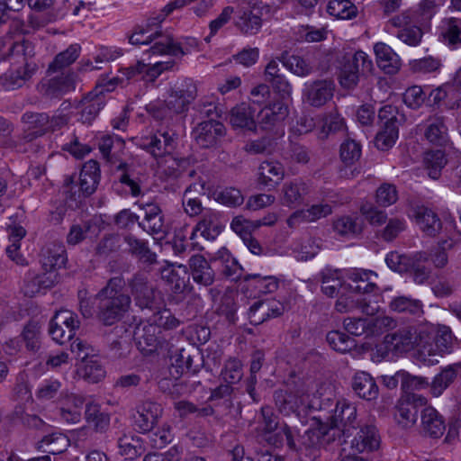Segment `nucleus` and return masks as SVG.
Here are the masks:
<instances>
[{
  "instance_id": "nucleus-64",
  "label": "nucleus",
  "mask_w": 461,
  "mask_h": 461,
  "mask_svg": "<svg viewBox=\"0 0 461 461\" xmlns=\"http://www.w3.org/2000/svg\"><path fill=\"white\" fill-rule=\"evenodd\" d=\"M118 448L119 454L128 459L135 458L143 451L140 438L127 435L118 439Z\"/></svg>"
},
{
  "instance_id": "nucleus-36",
  "label": "nucleus",
  "mask_w": 461,
  "mask_h": 461,
  "mask_svg": "<svg viewBox=\"0 0 461 461\" xmlns=\"http://www.w3.org/2000/svg\"><path fill=\"white\" fill-rule=\"evenodd\" d=\"M421 426L425 433L432 438H440L446 429L445 420L432 406H427L421 412Z\"/></svg>"
},
{
  "instance_id": "nucleus-21",
  "label": "nucleus",
  "mask_w": 461,
  "mask_h": 461,
  "mask_svg": "<svg viewBox=\"0 0 461 461\" xmlns=\"http://www.w3.org/2000/svg\"><path fill=\"white\" fill-rule=\"evenodd\" d=\"M58 279L57 271L51 269L41 274L30 270L25 276L23 291L25 295L32 297L52 287Z\"/></svg>"
},
{
  "instance_id": "nucleus-51",
  "label": "nucleus",
  "mask_w": 461,
  "mask_h": 461,
  "mask_svg": "<svg viewBox=\"0 0 461 461\" xmlns=\"http://www.w3.org/2000/svg\"><path fill=\"white\" fill-rule=\"evenodd\" d=\"M26 235V230L22 226H13L9 229V240L11 244L6 248L7 256L17 265L24 266L26 259L19 253L20 240Z\"/></svg>"
},
{
  "instance_id": "nucleus-49",
  "label": "nucleus",
  "mask_w": 461,
  "mask_h": 461,
  "mask_svg": "<svg viewBox=\"0 0 461 461\" xmlns=\"http://www.w3.org/2000/svg\"><path fill=\"white\" fill-rule=\"evenodd\" d=\"M364 301L365 299L361 300L359 298V294L351 290L349 294H340L336 303V309L340 312H344L356 307H359L363 312H366L367 315H373L375 312L376 308L368 305Z\"/></svg>"
},
{
  "instance_id": "nucleus-18",
  "label": "nucleus",
  "mask_w": 461,
  "mask_h": 461,
  "mask_svg": "<svg viewBox=\"0 0 461 461\" xmlns=\"http://www.w3.org/2000/svg\"><path fill=\"white\" fill-rule=\"evenodd\" d=\"M196 95V87L191 79L176 82L167 100V107L176 113L184 112Z\"/></svg>"
},
{
  "instance_id": "nucleus-7",
  "label": "nucleus",
  "mask_w": 461,
  "mask_h": 461,
  "mask_svg": "<svg viewBox=\"0 0 461 461\" xmlns=\"http://www.w3.org/2000/svg\"><path fill=\"white\" fill-rule=\"evenodd\" d=\"M271 6L262 1L257 0L248 7L242 8L238 13L235 19V25L245 35H255L262 28L264 17L270 15Z\"/></svg>"
},
{
  "instance_id": "nucleus-2",
  "label": "nucleus",
  "mask_w": 461,
  "mask_h": 461,
  "mask_svg": "<svg viewBox=\"0 0 461 461\" xmlns=\"http://www.w3.org/2000/svg\"><path fill=\"white\" fill-rule=\"evenodd\" d=\"M315 382L310 377L292 376L286 383V389L277 390L274 393L277 410L287 416L307 409H316L318 392Z\"/></svg>"
},
{
  "instance_id": "nucleus-57",
  "label": "nucleus",
  "mask_w": 461,
  "mask_h": 461,
  "mask_svg": "<svg viewBox=\"0 0 461 461\" xmlns=\"http://www.w3.org/2000/svg\"><path fill=\"white\" fill-rule=\"evenodd\" d=\"M125 242L129 247L130 252L136 256L140 260L152 264L156 261V254L151 252L147 242L139 240L133 236H126Z\"/></svg>"
},
{
  "instance_id": "nucleus-17",
  "label": "nucleus",
  "mask_w": 461,
  "mask_h": 461,
  "mask_svg": "<svg viewBox=\"0 0 461 461\" xmlns=\"http://www.w3.org/2000/svg\"><path fill=\"white\" fill-rule=\"evenodd\" d=\"M136 304L141 309H153L158 294L148 281L144 274H136L129 283Z\"/></svg>"
},
{
  "instance_id": "nucleus-48",
  "label": "nucleus",
  "mask_w": 461,
  "mask_h": 461,
  "mask_svg": "<svg viewBox=\"0 0 461 461\" xmlns=\"http://www.w3.org/2000/svg\"><path fill=\"white\" fill-rule=\"evenodd\" d=\"M425 136L433 144L438 146L445 145L448 140V136L444 118L441 116L429 118Z\"/></svg>"
},
{
  "instance_id": "nucleus-25",
  "label": "nucleus",
  "mask_w": 461,
  "mask_h": 461,
  "mask_svg": "<svg viewBox=\"0 0 461 461\" xmlns=\"http://www.w3.org/2000/svg\"><path fill=\"white\" fill-rule=\"evenodd\" d=\"M84 402L85 400L82 396L69 393L68 392H61V405L59 408V418L61 421L68 424L78 423L82 418Z\"/></svg>"
},
{
  "instance_id": "nucleus-54",
  "label": "nucleus",
  "mask_w": 461,
  "mask_h": 461,
  "mask_svg": "<svg viewBox=\"0 0 461 461\" xmlns=\"http://www.w3.org/2000/svg\"><path fill=\"white\" fill-rule=\"evenodd\" d=\"M394 418L401 427L404 429L411 428L417 421L418 411L408 401L400 398L396 405Z\"/></svg>"
},
{
  "instance_id": "nucleus-46",
  "label": "nucleus",
  "mask_w": 461,
  "mask_h": 461,
  "mask_svg": "<svg viewBox=\"0 0 461 461\" xmlns=\"http://www.w3.org/2000/svg\"><path fill=\"white\" fill-rule=\"evenodd\" d=\"M211 261L219 264L221 273L227 277L235 280L241 275V267L225 248L219 249Z\"/></svg>"
},
{
  "instance_id": "nucleus-14",
  "label": "nucleus",
  "mask_w": 461,
  "mask_h": 461,
  "mask_svg": "<svg viewBox=\"0 0 461 461\" xmlns=\"http://www.w3.org/2000/svg\"><path fill=\"white\" fill-rule=\"evenodd\" d=\"M78 327L79 321L73 312L59 310L50 322L49 333L54 341L63 344L75 336L76 330Z\"/></svg>"
},
{
  "instance_id": "nucleus-27",
  "label": "nucleus",
  "mask_w": 461,
  "mask_h": 461,
  "mask_svg": "<svg viewBox=\"0 0 461 461\" xmlns=\"http://www.w3.org/2000/svg\"><path fill=\"white\" fill-rule=\"evenodd\" d=\"M381 445L380 435L375 426L366 425L357 431L351 440V448L357 453H368L377 450Z\"/></svg>"
},
{
  "instance_id": "nucleus-30",
  "label": "nucleus",
  "mask_w": 461,
  "mask_h": 461,
  "mask_svg": "<svg viewBox=\"0 0 461 461\" xmlns=\"http://www.w3.org/2000/svg\"><path fill=\"white\" fill-rule=\"evenodd\" d=\"M161 330L150 321L137 328L135 332L138 347L144 354H150L156 351L161 342Z\"/></svg>"
},
{
  "instance_id": "nucleus-37",
  "label": "nucleus",
  "mask_w": 461,
  "mask_h": 461,
  "mask_svg": "<svg viewBox=\"0 0 461 461\" xmlns=\"http://www.w3.org/2000/svg\"><path fill=\"white\" fill-rule=\"evenodd\" d=\"M230 122L234 129L255 131V110L245 103L238 104L230 111Z\"/></svg>"
},
{
  "instance_id": "nucleus-12",
  "label": "nucleus",
  "mask_w": 461,
  "mask_h": 461,
  "mask_svg": "<svg viewBox=\"0 0 461 461\" xmlns=\"http://www.w3.org/2000/svg\"><path fill=\"white\" fill-rule=\"evenodd\" d=\"M145 61L146 59H143L120 71L127 80L140 79L146 83H154L163 72L171 70L175 66V61L172 59L156 61L153 64L150 61L148 63Z\"/></svg>"
},
{
  "instance_id": "nucleus-26",
  "label": "nucleus",
  "mask_w": 461,
  "mask_h": 461,
  "mask_svg": "<svg viewBox=\"0 0 461 461\" xmlns=\"http://www.w3.org/2000/svg\"><path fill=\"white\" fill-rule=\"evenodd\" d=\"M285 312L284 304L276 300L257 301L249 308V321L258 325L269 318H276Z\"/></svg>"
},
{
  "instance_id": "nucleus-28",
  "label": "nucleus",
  "mask_w": 461,
  "mask_h": 461,
  "mask_svg": "<svg viewBox=\"0 0 461 461\" xmlns=\"http://www.w3.org/2000/svg\"><path fill=\"white\" fill-rule=\"evenodd\" d=\"M161 278L165 280L175 294L183 293L189 281L185 266L181 264H167L160 270Z\"/></svg>"
},
{
  "instance_id": "nucleus-24",
  "label": "nucleus",
  "mask_w": 461,
  "mask_h": 461,
  "mask_svg": "<svg viewBox=\"0 0 461 461\" xmlns=\"http://www.w3.org/2000/svg\"><path fill=\"white\" fill-rule=\"evenodd\" d=\"M288 114V109L281 102H276L265 106L258 113L259 125L262 129L268 131L273 127H277L276 134L278 137L284 135V129L280 128L281 122Z\"/></svg>"
},
{
  "instance_id": "nucleus-55",
  "label": "nucleus",
  "mask_w": 461,
  "mask_h": 461,
  "mask_svg": "<svg viewBox=\"0 0 461 461\" xmlns=\"http://www.w3.org/2000/svg\"><path fill=\"white\" fill-rule=\"evenodd\" d=\"M327 12L337 19L350 20L357 16V8L349 0H330Z\"/></svg>"
},
{
  "instance_id": "nucleus-56",
  "label": "nucleus",
  "mask_w": 461,
  "mask_h": 461,
  "mask_svg": "<svg viewBox=\"0 0 461 461\" xmlns=\"http://www.w3.org/2000/svg\"><path fill=\"white\" fill-rule=\"evenodd\" d=\"M344 126V120L339 114L330 113L318 120V138L325 140L330 132L340 131Z\"/></svg>"
},
{
  "instance_id": "nucleus-32",
  "label": "nucleus",
  "mask_w": 461,
  "mask_h": 461,
  "mask_svg": "<svg viewBox=\"0 0 461 461\" xmlns=\"http://www.w3.org/2000/svg\"><path fill=\"white\" fill-rule=\"evenodd\" d=\"M139 207L144 211V218L139 222L140 227L150 234L164 232V221L159 206L154 203H139Z\"/></svg>"
},
{
  "instance_id": "nucleus-16",
  "label": "nucleus",
  "mask_w": 461,
  "mask_h": 461,
  "mask_svg": "<svg viewBox=\"0 0 461 461\" xmlns=\"http://www.w3.org/2000/svg\"><path fill=\"white\" fill-rule=\"evenodd\" d=\"M446 238L438 242V247L431 253L428 254L433 266L436 268H443L448 263L447 249H452L456 245L461 242V233L456 230V223L453 221L446 222Z\"/></svg>"
},
{
  "instance_id": "nucleus-11",
  "label": "nucleus",
  "mask_w": 461,
  "mask_h": 461,
  "mask_svg": "<svg viewBox=\"0 0 461 461\" xmlns=\"http://www.w3.org/2000/svg\"><path fill=\"white\" fill-rule=\"evenodd\" d=\"M387 26L397 29L396 38L411 47L420 45L424 31L427 29L416 23L408 13L403 12L390 18Z\"/></svg>"
},
{
  "instance_id": "nucleus-29",
  "label": "nucleus",
  "mask_w": 461,
  "mask_h": 461,
  "mask_svg": "<svg viewBox=\"0 0 461 461\" xmlns=\"http://www.w3.org/2000/svg\"><path fill=\"white\" fill-rule=\"evenodd\" d=\"M285 173L280 162L265 160L258 168V183L263 187L275 188L284 179Z\"/></svg>"
},
{
  "instance_id": "nucleus-61",
  "label": "nucleus",
  "mask_w": 461,
  "mask_h": 461,
  "mask_svg": "<svg viewBox=\"0 0 461 461\" xmlns=\"http://www.w3.org/2000/svg\"><path fill=\"white\" fill-rule=\"evenodd\" d=\"M294 431L286 424L280 426L276 432L267 437V441L276 447H282L286 442L287 447L292 450H297Z\"/></svg>"
},
{
  "instance_id": "nucleus-44",
  "label": "nucleus",
  "mask_w": 461,
  "mask_h": 461,
  "mask_svg": "<svg viewBox=\"0 0 461 461\" xmlns=\"http://www.w3.org/2000/svg\"><path fill=\"white\" fill-rule=\"evenodd\" d=\"M352 388L362 399L371 401L378 396V386L374 378L366 372L355 374L352 381Z\"/></svg>"
},
{
  "instance_id": "nucleus-10",
  "label": "nucleus",
  "mask_w": 461,
  "mask_h": 461,
  "mask_svg": "<svg viewBox=\"0 0 461 461\" xmlns=\"http://www.w3.org/2000/svg\"><path fill=\"white\" fill-rule=\"evenodd\" d=\"M136 144L159 161L176 149V137L174 132L158 131L137 139Z\"/></svg>"
},
{
  "instance_id": "nucleus-41",
  "label": "nucleus",
  "mask_w": 461,
  "mask_h": 461,
  "mask_svg": "<svg viewBox=\"0 0 461 461\" xmlns=\"http://www.w3.org/2000/svg\"><path fill=\"white\" fill-rule=\"evenodd\" d=\"M193 280L202 285H211L214 281V272L202 255H194L189 259Z\"/></svg>"
},
{
  "instance_id": "nucleus-50",
  "label": "nucleus",
  "mask_w": 461,
  "mask_h": 461,
  "mask_svg": "<svg viewBox=\"0 0 461 461\" xmlns=\"http://www.w3.org/2000/svg\"><path fill=\"white\" fill-rule=\"evenodd\" d=\"M69 446L68 438L62 433H51L42 438L37 443V447L43 452L58 455L65 451Z\"/></svg>"
},
{
  "instance_id": "nucleus-4",
  "label": "nucleus",
  "mask_w": 461,
  "mask_h": 461,
  "mask_svg": "<svg viewBox=\"0 0 461 461\" xmlns=\"http://www.w3.org/2000/svg\"><path fill=\"white\" fill-rule=\"evenodd\" d=\"M122 286V280L113 277L95 296V301H98V318L105 325L113 324L130 307L131 298L120 292Z\"/></svg>"
},
{
  "instance_id": "nucleus-34",
  "label": "nucleus",
  "mask_w": 461,
  "mask_h": 461,
  "mask_svg": "<svg viewBox=\"0 0 461 461\" xmlns=\"http://www.w3.org/2000/svg\"><path fill=\"white\" fill-rule=\"evenodd\" d=\"M374 51L378 67L386 74L393 75L401 68V59L396 52L384 42H376Z\"/></svg>"
},
{
  "instance_id": "nucleus-8",
  "label": "nucleus",
  "mask_w": 461,
  "mask_h": 461,
  "mask_svg": "<svg viewBox=\"0 0 461 461\" xmlns=\"http://www.w3.org/2000/svg\"><path fill=\"white\" fill-rule=\"evenodd\" d=\"M418 332L410 328L401 329L384 336L383 341L376 345L375 351L384 359H393L400 353L414 348Z\"/></svg>"
},
{
  "instance_id": "nucleus-13",
  "label": "nucleus",
  "mask_w": 461,
  "mask_h": 461,
  "mask_svg": "<svg viewBox=\"0 0 461 461\" xmlns=\"http://www.w3.org/2000/svg\"><path fill=\"white\" fill-rule=\"evenodd\" d=\"M222 228L221 213L212 209L204 210L197 224L191 228V246L194 249L201 250L202 246L195 240L197 232H200V235L205 240H212L221 232Z\"/></svg>"
},
{
  "instance_id": "nucleus-52",
  "label": "nucleus",
  "mask_w": 461,
  "mask_h": 461,
  "mask_svg": "<svg viewBox=\"0 0 461 461\" xmlns=\"http://www.w3.org/2000/svg\"><path fill=\"white\" fill-rule=\"evenodd\" d=\"M76 87V75L74 73L62 74L51 78L45 94L50 96H57L74 90Z\"/></svg>"
},
{
  "instance_id": "nucleus-22",
  "label": "nucleus",
  "mask_w": 461,
  "mask_h": 461,
  "mask_svg": "<svg viewBox=\"0 0 461 461\" xmlns=\"http://www.w3.org/2000/svg\"><path fill=\"white\" fill-rule=\"evenodd\" d=\"M194 138L197 144L203 148L216 145L225 134L224 125L216 120H208L199 123L194 130Z\"/></svg>"
},
{
  "instance_id": "nucleus-39",
  "label": "nucleus",
  "mask_w": 461,
  "mask_h": 461,
  "mask_svg": "<svg viewBox=\"0 0 461 461\" xmlns=\"http://www.w3.org/2000/svg\"><path fill=\"white\" fill-rule=\"evenodd\" d=\"M76 375L89 383H98L105 376V371L95 355L80 361L77 365Z\"/></svg>"
},
{
  "instance_id": "nucleus-35",
  "label": "nucleus",
  "mask_w": 461,
  "mask_h": 461,
  "mask_svg": "<svg viewBox=\"0 0 461 461\" xmlns=\"http://www.w3.org/2000/svg\"><path fill=\"white\" fill-rule=\"evenodd\" d=\"M438 36L444 43L452 49L461 47V19L445 17L438 25Z\"/></svg>"
},
{
  "instance_id": "nucleus-19",
  "label": "nucleus",
  "mask_w": 461,
  "mask_h": 461,
  "mask_svg": "<svg viewBox=\"0 0 461 461\" xmlns=\"http://www.w3.org/2000/svg\"><path fill=\"white\" fill-rule=\"evenodd\" d=\"M335 86L330 80H316L306 85L303 90V101L310 106L320 108L331 100Z\"/></svg>"
},
{
  "instance_id": "nucleus-33",
  "label": "nucleus",
  "mask_w": 461,
  "mask_h": 461,
  "mask_svg": "<svg viewBox=\"0 0 461 461\" xmlns=\"http://www.w3.org/2000/svg\"><path fill=\"white\" fill-rule=\"evenodd\" d=\"M309 193V187L301 179L285 182L281 189L280 202L284 206L294 208L301 203L303 197Z\"/></svg>"
},
{
  "instance_id": "nucleus-53",
  "label": "nucleus",
  "mask_w": 461,
  "mask_h": 461,
  "mask_svg": "<svg viewBox=\"0 0 461 461\" xmlns=\"http://www.w3.org/2000/svg\"><path fill=\"white\" fill-rule=\"evenodd\" d=\"M446 164V155L441 149L429 150L424 154L423 165L428 175L432 179H438L439 177L441 170Z\"/></svg>"
},
{
  "instance_id": "nucleus-47",
  "label": "nucleus",
  "mask_w": 461,
  "mask_h": 461,
  "mask_svg": "<svg viewBox=\"0 0 461 461\" xmlns=\"http://www.w3.org/2000/svg\"><path fill=\"white\" fill-rule=\"evenodd\" d=\"M378 321H380L379 319L370 315L366 318L348 317L344 320L343 324L345 330L354 336L364 334L369 336L375 333V328Z\"/></svg>"
},
{
  "instance_id": "nucleus-23",
  "label": "nucleus",
  "mask_w": 461,
  "mask_h": 461,
  "mask_svg": "<svg viewBox=\"0 0 461 461\" xmlns=\"http://www.w3.org/2000/svg\"><path fill=\"white\" fill-rule=\"evenodd\" d=\"M415 223L420 230L428 236L435 237L442 233L446 237L445 226L446 222L455 221L452 218L446 219L442 222L437 213L427 207H418L414 213Z\"/></svg>"
},
{
  "instance_id": "nucleus-45",
  "label": "nucleus",
  "mask_w": 461,
  "mask_h": 461,
  "mask_svg": "<svg viewBox=\"0 0 461 461\" xmlns=\"http://www.w3.org/2000/svg\"><path fill=\"white\" fill-rule=\"evenodd\" d=\"M99 166L95 160H88L82 167L79 185L86 194H91L95 191L99 183Z\"/></svg>"
},
{
  "instance_id": "nucleus-59",
  "label": "nucleus",
  "mask_w": 461,
  "mask_h": 461,
  "mask_svg": "<svg viewBox=\"0 0 461 461\" xmlns=\"http://www.w3.org/2000/svg\"><path fill=\"white\" fill-rule=\"evenodd\" d=\"M66 261L65 250L60 245H54L53 249L47 248L42 254V267L44 271L54 270L57 267H61Z\"/></svg>"
},
{
  "instance_id": "nucleus-9",
  "label": "nucleus",
  "mask_w": 461,
  "mask_h": 461,
  "mask_svg": "<svg viewBox=\"0 0 461 461\" xmlns=\"http://www.w3.org/2000/svg\"><path fill=\"white\" fill-rule=\"evenodd\" d=\"M345 59L339 73V81L342 87L354 88L359 80V71L370 72L373 69V61L369 56L358 50L351 58Z\"/></svg>"
},
{
  "instance_id": "nucleus-15",
  "label": "nucleus",
  "mask_w": 461,
  "mask_h": 461,
  "mask_svg": "<svg viewBox=\"0 0 461 461\" xmlns=\"http://www.w3.org/2000/svg\"><path fill=\"white\" fill-rule=\"evenodd\" d=\"M416 348L415 356L417 359L427 366H434L439 362V357H442L440 349L435 343V334L420 329L415 338Z\"/></svg>"
},
{
  "instance_id": "nucleus-38",
  "label": "nucleus",
  "mask_w": 461,
  "mask_h": 461,
  "mask_svg": "<svg viewBox=\"0 0 461 461\" xmlns=\"http://www.w3.org/2000/svg\"><path fill=\"white\" fill-rule=\"evenodd\" d=\"M332 208L327 203L312 204L311 207L294 212L287 220L290 227L295 225L298 221H315L319 219L331 214Z\"/></svg>"
},
{
  "instance_id": "nucleus-20",
  "label": "nucleus",
  "mask_w": 461,
  "mask_h": 461,
  "mask_svg": "<svg viewBox=\"0 0 461 461\" xmlns=\"http://www.w3.org/2000/svg\"><path fill=\"white\" fill-rule=\"evenodd\" d=\"M163 413V409L158 402L146 400L137 407L134 422L138 429L142 432H149L158 423Z\"/></svg>"
},
{
  "instance_id": "nucleus-63",
  "label": "nucleus",
  "mask_w": 461,
  "mask_h": 461,
  "mask_svg": "<svg viewBox=\"0 0 461 461\" xmlns=\"http://www.w3.org/2000/svg\"><path fill=\"white\" fill-rule=\"evenodd\" d=\"M282 62L288 70L297 76L305 77L312 72L309 61L299 55L283 54Z\"/></svg>"
},
{
  "instance_id": "nucleus-60",
  "label": "nucleus",
  "mask_w": 461,
  "mask_h": 461,
  "mask_svg": "<svg viewBox=\"0 0 461 461\" xmlns=\"http://www.w3.org/2000/svg\"><path fill=\"white\" fill-rule=\"evenodd\" d=\"M23 122L27 124V131H31L30 134L36 136L42 135L49 125V115L47 113H25L23 117Z\"/></svg>"
},
{
  "instance_id": "nucleus-40",
  "label": "nucleus",
  "mask_w": 461,
  "mask_h": 461,
  "mask_svg": "<svg viewBox=\"0 0 461 461\" xmlns=\"http://www.w3.org/2000/svg\"><path fill=\"white\" fill-rule=\"evenodd\" d=\"M349 280L351 283L348 285L350 290L356 294H369L376 288L375 279L377 275L372 271L364 269H355L349 274Z\"/></svg>"
},
{
  "instance_id": "nucleus-58",
  "label": "nucleus",
  "mask_w": 461,
  "mask_h": 461,
  "mask_svg": "<svg viewBox=\"0 0 461 461\" xmlns=\"http://www.w3.org/2000/svg\"><path fill=\"white\" fill-rule=\"evenodd\" d=\"M81 47L78 44H72L64 51L59 53L50 64L48 70L57 72L76 61L79 57Z\"/></svg>"
},
{
  "instance_id": "nucleus-6",
  "label": "nucleus",
  "mask_w": 461,
  "mask_h": 461,
  "mask_svg": "<svg viewBox=\"0 0 461 461\" xmlns=\"http://www.w3.org/2000/svg\"><path fill=\"white\" fill-rule=\"evenodd\" d=\"M122 80L113 77L107 80L102 77L98 80L95 91L85 96L77 106L78 120L83 123H91L104 105V92H112Z\"/></svg>"
},
{
  "instance_id": "nucleus-5",
  "label": "nucleus",
  "mask_w": 461,
  "mask_h": 461,
  "mask_svg": "<svg viewBox=\"0 0 461 461\" xmlns=\"http://www.w3.org/2000/svg\"><path fill=\"white\" fill-rule=\"evenodd\" d=\"M0 52L5 56L21 58L24 63L23 68L12 72L11 78L14 80L17 86L31 78L37 70V65L32 60H28L27 57L32 55V47L26 41H14L11 36L0 37Z\"/></svg>"
},
{
  "instance_id": "nucleus-3",
  "label": "nucleus",
  "mask_w": 461,
  "mask_h": 461,
  "mask_svg": "<svg viewBox=\"0 0 461 461\" xmlns=\"http://www.w3.org/2000/svg\"><path fill=\"white\" fill-rule=\"evenodd\" d=\"M129 42L132 45H149L150 48L145 52V55L161 56L169 55L173 57H181L188 54L191 48L196 47L195 39H186L185 42H176L171 34L163 32H150L144 25L139 26L129 37Z\"/></svg>"
},
{
  "instance_id": "nucleus-1",
  "label": "nucleus",
  "mask_w": 461,
  "mask_h": 461,
  "mask_svg": "<svg viewBox=\"0 0 461 461\" xmlns=\"http://www.w3.org/2000/svg\"><path fill=\"white\" fill-rule=\"evenodd\" d=\"M356 418L357 409L354 404L344 399L338 401L331 423L316 421L315 427L305 431L303 445L315 452L317 447L335 440L340 432H348V427L355 428Z\"/></svg>"
},
{
  "instance_id": "nucleus-31",
  "label": "nucleus",
  "mask_w": 461,
  "mask_h": 461,
  "mask_svg": "<svg viewBox=\"0 0 461 461\" xmlns=\"http://www.w3.org/2000/svg\"><path fill=\"white\" fill-rule=\"evenodd\" d=\"M444 4L445 0H421L416 6L403 13H408L416 23L429 28L431 19Z\"/></svg>"
},
{
  "instance_id": "nucleus-43",
  "label": "nucleus",
  "mask_w": 461,
  "mask_h": 461,
  "mask_svg": "<svg viewBox=\"0 0 461 461\" xmlns=\"http://www.w3.org/2000/svg\"><path fill=\"white\" fill-rule=\"evenodd\" d=\"M461 373V362L448 365L437 375L431 382L430 392L433 396L438 397L454 382Z\"/></svg>"
},
{
  "instance_id": "nucleus-42",
  "label": "nucleus",
  "mask_w": 461,
  "mask_h": 461,
  "mask_svg": "<svg viewBox=\"0 0 461 461\" xmlns=\"http://www.w3.org/2000/svg\"><path fill=\"white\" fill-rule=\"evenodd\" d=\"M321 291L329 297H334L343 289V275L339 269L325 267L319 273Z\"/></svg>"
},
{
  "instance_id": "nucleus-62",
  "label": "nucleus",
  "mask_w": 461,
  "mask_h": 461,
  "mask_svg": "<svg viewBox=\"0 0 461 461\" xmlns=\"http://www.w3.org/2000/svg\"><path fill=\"white\" fill-rule=\"evenodd\" d=\"M216 202L230 207L240 206L244 202V197L239 189L234 187L218 188L213 192Z\"/></svg>"
}]
</instances>
